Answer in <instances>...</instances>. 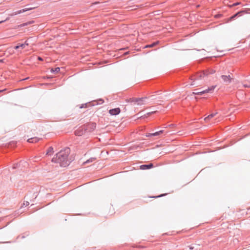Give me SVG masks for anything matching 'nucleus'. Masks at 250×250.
<instances>
[{"instance_id": "f257e3e1", "label": "nucleus", "mask_w": 250, "mask_h": 250, "mask_svg": "<svg viewBox=\"0 0 250 250\" xmlns=\"http://www.w3.org/2000/svg\"><path fill=\"white\" fill-rule=\"evenodd\" d=\"M68 156V150H61L56 154V157L53 158L52 161L59 163L61 167H65L69 164Z\"/></svg>"}, {"instance_id": "f03ea898", "label": "nucleus", "mask_w": 250, "mask_h": 250, "mask_svg": "<svg viewBox=\"0 0 250 250\" xmlns=\"http://www.w3.org/2000/svg\"><path fill=\"white\" fill-rule=\"evenodd\" d=\"M209 50L207 51L204 49L200 50L201 55L204 57H218L224 55L223 50H219L218 48H208Z\"/></svg>"}, {"instance_id": "7ed1b4c3", "label": "nucleus", "mask_w": 250, "mask_h": 250, "mask_svg": "<svg viewBox=\"0 0 250 250\" xmlns=\"http://www.w3.org/2000/svg\"><path fill=\"white\" fill-rule=\"evenodd\" d=\"M215 87L216 85H212L203 90H201L200 89H195L192 92V94L201 95L205 93H211L213 92Z\"/></svg>"}, {"instance_id": "20e7f679", "label": "nucleus", "mask_w": 250, "mask_h": 250, "mask_svg": "<svg viewBox=\"0 0 250 250\" xmlns=\"http://www.w3.org/2000/svg\"><path fill=\"white\" fill-rule=\"evenodd\" d=\"M221 79L222 80L224 83H231V80H232V76L231 75H222L221 76Z\"/></svg>"}, {"instance_id": "39448f33", "label": "nucleus", "mask_w": 250, "mask_h": 250, "mask_svg": "<svg viewBox=\"0 0 250 250\" xmlns=\"http://www.w3.org/2000/svg\"><path fill=\"white\" fill-rule=\"evenodd\" d=\"M37 7V6H36L35 7H34L26 8H24V9L19 10L18 11L13 12L12 14H11V16H15V15H17L18 14H20L22 13H23L24 12H26V11H27L28 10H30L33 9L35 7Z\"/></svg>"}, {"instance_id": "423d86ee", "label": "nucleus", "mask_w": 250, "mask_h": 250, "mask_svg": "<svg viewBox=\"0 0 250 250\" xmlns=\"http://www.w3.org/2000/svg\"><path fill=\"white\" fill-rule=\"evenodd\" d=\"M147 98L146 97L136 99L135 101L139 105H142L146 103Z\"/></svg>"}, {"instance_id": "0eeeda50", "label": "nucleus", "mask_w": 250, "mask_h": 250, "mask_svg": "<svg viewBox=\"0 0 250 250\" xmlns=\"http://www.w3.org/2000/svg\"><path fill=\"white\" fill-rule=\"evenodd\" d=\"M120 112L121 110L119 108H116L109 110V113L111 115H118Z\"/></svg>"}, {"instance_id": "6e6552de", "label": "nucleus", "mask_w": 250, "mask_h": 250, "mask_svg": "<svg viewBox=\"0 0 250 250\" xmlns=\"http://www.w3.org/2000/svg\"><path fill=\"white\" fill-rule=\"evenodd\" d=\"M215 72V71L211 69L203 71V75H206L207 77H208L210 74H214Z\"/></svg>"}, {"instance_id": "1a4fd4ad", "label": "nucleus", "mask_w": 250, "mask_h": 250, "mask_svg": "<svg viewBox=\"0 0 250 250\" xmlns=\"http://www.w3.org/2000/svg\"><path fill=\"white\" fill-rule=\"evenodd\" d=\"M96 126V125L95 123H91L88 125L87 126L86 130L88 131H92L94 130Z\"/></svg>"}, {"instance_id": "9d476101", "label": "nucleus", "mask_w": 250, "mask_h": 250, "mask_svg": "<svg viewBox=\"0 0 250 250\" xmlns=\"http://www.w3.org/2000/svg\"><path fill=\"white\" fill-rule=\"evenodd\" d=\"M140 169H149L153 167L152 164H150L149 165H143L140 166Z\"/></svg>"}, {"instance_id": "9b49d317", "label": "nucleus", "mask_w": 250, "mask_h": 250, "mask_svg": "<svg viewBox=\"0 0 250 250\" xmlns=\"http://www.w3.org/2000/svg\"><path fill=\"white\" fill-rule=\"evenodd\" d=\"M163 132V130H160V131L156 132L153 133H148L146 136L147 137L151 136H157V135H159L160 134L162 133Z\"/></svg>"}, {"instance_id": "f8f14e48", "label": "nucleus", "mask_w": 250, "mask_h": 250, "mask_svg": "<svg viewBox=\"0 0 250 250\" xmlns=\"http://www.w3.org/2000/svg\"><path fill=\"white\" fill-rule=\"evenodd\" d=\"M30 40H26L24 43H19L18 45H17L15 47H23L24 45L28 46L30 45L29 42Z\"/></svg>"}, {"instance_id": "ddd939ff", "label": "nucleus", "mask_w": 250, "mask_h": 250, "mask_svg": "<svg viewBox=\"0 0 250 250\" xmlns=\"http://www.w3.org/2000/svg\"><path fill=\"white\" fill-rule=\"evenodd\" d=\"M244 12L243 11H239L237 13H236L235 14H234V15H233L232 16H231L230 18V20H233L235 18H236L237 16H241L242 15V14Z\"/></svg>"}, {"instance_id": "4468645a", "label": "nucleus", "mask_w": 250, "mask_h": 250, "mask_svg": "<svg viewBox=\"0 0 250 250\" xmlns=\"http://www.w3.org/2000/svg\"><path fill=\"white\" fill-rule=\"evenodd\" d=\"M39 139L38 138L33 137V138L29 139L27 140V141L29 143H36V142H38L39 141Z\"/></svg>"}, {"instance_id": "2eb2a0df", "label": "nucleus", "mask_w": 250, "mask_h": 250, "mask_svg": "<svg viewBox=\"0 0 250 250\" xmlns=\"http://www.w3.org/2000/svg\"><path fill=\"white\" fill-rule=\"evenodd\" d=\"M216 114H217V113H214L210 114L208 117H207L206 118H205V120L206 122L208 121L210 119H211L213 117H214L216 115Z\"/></svg>"}, {"instance_id": "dca6fc26", "label": "nucleus", "mask_w": 250, "mask_h": 250, "mask_svg": "<svg viewBox=\"0 0 250 250\" xmlns=\"http://www.w3.org/2000/svg\"><path fill=\"white\" fill-rule=\"evenodd\" d=\"M53 153V148L52 147H49L46 152V155H51Z\"/></svg>"}, {"instance_id": "f3484780", "label": "nucleus", "mask_w": 250, "mask_h": 250, "mask_svg": "<svg viewBox=\"0 0 250 250\" xmlns=\"http://www.w3.org/2000/svg\"><path fill=\"white\" fill-rule=\"evenodd\" d=\"M159 42H155L153 43L150 44H147L144 47H154V46L156 45Z\"/></svg>"}, {"instance_id": "a211bd4d", "label": "nucleus", "mask_w": 250, "mask_h": 250, "mask_svg": "<svg viewBox=\"0 0 250 250\" xmlns=\"http://www.w3.org/2000/svg\"><path fill=\"white\" fill-rule=\"evenodd\" d=\"M199 79H202V78H204L206 76V75H204L203 74V71L198 73L197 74V76Z\"/></svg>"}, {"instance_id": "6ab92c4d", "label": "nucleus", "mask_w": 250, "mask_h": 250, "mask_svg": "<svg viewBox=\"0 0 250 250\" xmlns=\"http://www.w3.org/2000/svg\"><path fill=\"white\" fill-rule=\"evenodd\" d=\"M60 69L59 67H57V68H55V69L52 68L51 69V71L52 72L58 73L60 71Z\"/></svg>"}, {"instance_id": "aec40b11", "label": "nucleus", "mask_w": 250, "mask_h": 250, "mask_svg": "<svg viewBox=\"0 0 250 250\" xmlns=\"http://www.w3.org/2000/svg\"><path fill=\"white\" fill-rule=\"evenodd\" d=\"M95 159L94 158H91L89 160H88L86 162H84V163H88V162H93Z\"/></svg>"}, {"instance_id": "412c9836", "label": "nucleus", "mask_w": 250, "mask_h": 250, "mask_svg": "<svg viewBox=\"0 0 250 250\" xmlns=\"http://www.w3.org/2000/svg\"><path fill=\"white\" fill-rule=\"evenodd\" d=\"M9 20V17H8V18H7L5 20L0 21V23H2V22H4L5 21H8V20Z\"/></svg>"}, {"instance_id": "4be33fe9", "label": "nucleus", "mask_w": 250, "mask_h": 250, "mask_svg": "<svg viewBox=\"0 0 250 250\" xmlns=\"http://www.w3.org/2000/svg\"><path fill=\"white\" fill-rule=\"evenodd\" d=\"M75 134L77 135H81V134L80 133H79L78 130H77L75 132Z\"/></svg>"}, {"instance_id": "5701e85b", "label": "nucleus", "mask_w": 250, "mask_h": 250, "mask_svg": "<svg viewBox=\"0 0 250 250\" xmlns=\"http://www.w3.org/2000/svg\"><path fill=\"white\" fill-rule=\"evenodd\" d=\"M239 3H240L239 2H236V3H234L232 5L236 6V5L239 4Z\"/></svg>"}, {"instance_id": "b1692460", "label": "nucleus", "mask_w": 250, "mask_h": 250, "mask_svg": "<svg viewBox=\"0 0 250 250\" xmlns=\"http://www.w3.org/2000/svg\"><path fill=\"white\" fill-rule=\"evenodd\" d=\"M38 60H40V61H42V58H41V57H38Z\"/></svg>"}, {"instance_id": "393cba45", "label": "nucleus", "mask_w": 250, "mask_h": 250, "mask_svg": "<svg viewBox=\"0 0 250 250\" xmlns=\"http://www.w3.org/2000/svg\"><path fill=\"white\" fill-rule=\"evenodd\" d=\"M190 249H193V248H192V247H190Z\"/></svg>"}, {"instance_id": "a878e982", "label": "nucleus", "mask_w": 250, "mask_h": 250, "mask_svg": "<svg viewBox=\"0 0 250 250\" xmlns=\"http://www.w3.org/2000/svg\"><path fill=\"white\" fill-rule=\"evenodd\" d=\"M0 92H1V91H0Z\"/></svg>"}]
</instances>
